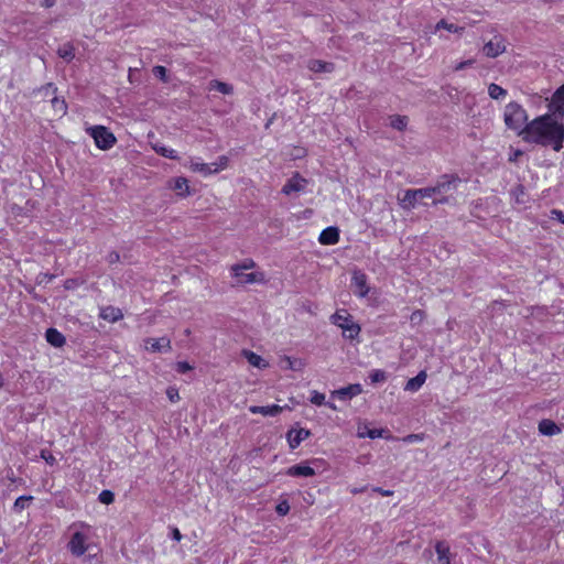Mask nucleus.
Here are the masks:
<instances>
[{
  "label": "nucleus",
  "mask_w": 564,
  "mask_h": 564,
  "mask_svg": "<svg viewBox=\"0 0 564 564\" xmlns=\"http://www.w3.org/2000/svg\"><path fill=\"white\" fill-rule=\"evenodd\" d=\"M144 348L151 352L169 351L171 349V340L165 336L147 338L144 339Z\"/></svg>",
  "instance_id": "13"
},
{
  "label": "nucleus",
  "mask_w": 564,
  "mask_h": 564,
  "mask_svg": "<svg viewBox=\"0 0 564 564\" xmlns=\"http://www.w3.org/2000/svg\"><path fill=\"white\" fill-rule=\"evenodd\" d=\"M390 126L399 131H402L408 126V118L405 116H392L390 118Z\"/></svg>",
  "instance_id": "35"
},
{
  "label": "nucleus",
  "mask_w": 564,
  "mask_h": 564,
  "mask_svg": "<svg viewBox=\"0 0 564 564\" xmlns=\"http://www.w3.org/2000/svg\"><path fill=\"white\" fill-rule=\"evenodd\" d=\"M308 180L303 177L300 173H294L283 185L281 192L286 196L299 195L306 191Z\"/></svg>",
  "instance_id": "7"
},
{
  "label": "nucleus",
  "mask_w": 564,
  "mask_h": 564,
  "mask_svg": "<svg viewBox=\"0 0 564 564\" xmlns=\"http://www.w3.org/2000/svg\"><path fill=\"white\" fill-rule=\"evenodd\" d=\"M475 63L474 59H467V61H463L460 63H458L456 66H455V70H462L468 66H471L473 64Z\"/></svg>",
  "instance_id": "49"
},
{
  "label": "nucleus",
  "mask_w": 564,
  "mask_h": 564,
  "mask_svg": "<svg viewBox=\"0 0 564 564\" xmlns=\"http://www.w3.org/2000/svg\"><path fill=\"white\" fill-rule=\"evenodd\" d=\"M171 188L177 192V195L181 197H187L191 194L188 181L182 176L172 181Z\"/></svg>",
  "instance_id": "23"
},
{
  "label": "nucleus",
  "mask_w": 564,
  "mask_h": 564,
  "mask_svg": "<svg viewBox=\"0 0 564 564\" xmlns=\"http://www.w3.org/2000/svg\"><path fill=\"white\" fill-rule=\"evenodd\" d=\"M33 499L32 496H21L19 497L15 502H14V509L17 511H22L24 510L28 506H29V502Z\"/></svg>",
  "instance_id": "37"
},
{
  "label": "nucleus",
  "mask_w": 564,
  "mask_h": 564,
  "mask_svg": "<svg viewBox=\"0 0 564 564\" xmlns=\"http://www.w3.org/2000/svg\"><path fill=\"white\" fill-rule=\"evenodd\" d=\"M447 202H448V199H447V198H441V199H435V200L433 202V204H434V205H437V204H444V203H447Z\"/></svg>",
  "instance_id": "55"
},
{
  "label": "nucleus",
  "mask_w": 564,
  "mask_h": 564,
  "mask_svg": "<svg viewBox=\"0 0 564 564\" xmlns=\"http://www.w3.org/2000/svg\"><path fill=\"white\" fill-rule=\"evenodd\" d=\"M119 258V254H116V257H112V260H116Z\"/></svg>",
  "instance_id": "59"
},
{
  "label": "nucleus",
  "mask_w": 564,
  "mask_h": 564,
  "mask_svg": "<svg viewBox=\"0 0 564 564\" xmlns=\"http://www.w3.org/2000/svg\"><path fill=\"white\" fill-rule=\"evenodd\" d=\"M423 440H424V434H422V433L409 434L402 438V442H404L406 444H411V443L422 442Z\"/></svg>",
  "instance_id": "43"
},
{
  "label": "nucleus",
  "mask_w": 564,
  "mask_h": 564,
  "mask_svg": "<svg viewBox=\"0 0 564 564\" xmlns=\"http://www.w3.org/2000/svg\"><path fill=\"white\" fill-rule=\"evenodd\" d=\"M422 318H423V313L421 311H415L411 315L412 322H417V321H421Z\"/></svg>",
  "instance_id": "51"
},
{
  "label": "nucleus",
  "mask_w": 564,
  "mask_h": 564,
  "mask_svg": "<svg viewBox=\"0 0 564 564\" xmlns=\"http://www.w3.org/2000/svg\"><path fill=\"white\" fill-rule=\"evenodd\" d=\"M99 316L108 322L115 323L120 321L123 317V314L120 308L115 306H105L100 308Z\"/></svg>",
  "instance_id": "22"
},
{
  "label": "nucleus",
  "mask_w": 564,
  "mask_h": 564,
  "mask_svg": "<svg viewBox=\"0 0 564 564\" xmlns=\"http://www.w3.org/2000/svg\"><path fill=\"white\" fill-rule=\"evenodd\" d=\"M330 323L336 325L343 330V336L346 339H356L361 328L359 324L354 321V317L345 310H339L330 316Z\"/></svg>",
  "instance_id": "5"
},
{
  "label": "nucleus",
  "mask_w": 564,
  "mask_h": 564,
  "mask_svg": "<svg viewBox=\"0 0 564 564\" xmlns=\"http://www.w3.org/2000/svg\"><path fill=\"white\" fill-rule=\"evenodd\" d=\"M210 90H217L224 95H231L234 93V87L230 84L220 82V80H212L209 83Z\"/></svg>",
  "instance_id": "29"
},
{
  "label": "nucleus",
  "mask_w": 564,
  "mask_h": 564,
  "mask_svg": "<svg viewBox=\"0 0 564 564\" xmlns=\"http://www.w3.org/2000/svg\"><path fill=\"white\" fill-rule=\"evenodd\" d=\"M185 165L191 171L200 173L203 176L212 175L209 163H204L199 158H189Z\"/></svg>",
  "instance_id": "18"
},
{
  "label": "nucleus",
  "mask_w": 564,
  "mask_h": 564,
  "mask_svg": "<svg viewBox=\"0 0 564 564\" xmlns=\"http://www.w3.org/2000/svg\"><path fill=\"white\" fill-rule=\"evenodd\" d=\"M506 51L505 41L501 36L496 35L492 40L484 45L482 52L488 57H497Z\"/></svg>",
  "instance_id": "10"
},
{
  "label": "nucleus",
  "mask_w": 564,
  "mask_h": 564,
  "mask_svg": "<svg viewBox=\"0 0 564 564\" xmlns=\"http://www.w3.org/2000/svg\"><path fill=\"white\" fill-rule=\"evenodd\" d=\"M99 501L104 505H110L115 500V495L110 490H102L98 497Z\"/></svg>",
  "instance_id": "39"
},
{
  "label": "nucleus",
  "mask_w": 564,
  "mask_h": 564,
  "mask_svg": "<svg viewBox=\"0 0 564 564\" xmlns=\"http://www.w3.org/2000/svg\"><path fill=\"white\" fill-rule=\"evenodd\" d=\"M383 433H384V430L367 429V427L361 429V427H359L358 432H357V436L359 438L369 437V438L375 440V438L382 437Z\"/></svg>",
  "instance_id": "30"
},
{
  "label": "nucleus",
  "mask_w": 564,
  "mask_h": 564,
  "mask_svg": "<svg viewBox=\"0 0 564 564\" xmlns=\"http://www.w3.org/2000/svg\"><path fill=\"white\" fill-rule=\"evenodd\" d=\"M69 531L72 535L67 543V549L74 556L79 557L89 549L93 527L84 521H77L69 525Z\"/></svg>",
  "instance_id": "2"
},
{
  "label": "nucleus",
  "mask_w": 564,
  "mask_h": 564,
  "mask_svg": "<svg viewBox=\"0 0 564 564\" xmlns=\"http://www.w3.org/2000/svg\"><path fill=\"white\" fill-rule=\"evenodd\" d=\"M283 409H284L283 406H280L278 404L265 405V406L251 405L249 408V411L252 414H262L264 416H275L279 413H281L283 411Z\"/></svg>",
  "instance_id": "21"
},
{
  "label": "nucleus",
  "mask_w": 564,
  "mask_h": 564,
  "mask_svg": "<svg viewBox=\"0 0 564 564\" xmlns=\"http://www.w3.org/2000/svg\"><path fill=\"white\" fill-rule=\"evenodd\" d=\"M435 552L437 555V564H452V553L447 543L437 542L435 545Z\"/></svg>",
  "instance_id": "20"
},
{
  "label": "nucleus",
  "mask_w": 564,
  "mask_h": 564,
  "mask_svg": "<svg viewBox=\"0 0 564 564\" xmlns=\"http://www.w3.org/2000/svg\"><path fill=\"white\" fill-rule=\"evenodd\" d=\"M436 30H446L448 32H453V33H460L464 31V26H458L454 23H448L446 20H441L437 22L436 26H435Z\"/></svg>",
  "instance_id": "34"
},
{
  "label": "nucleus",
  "mask_w": 564,
  "mask_h": 564,
  "mask_svg": "<svg viewBox=\"0 0 564 564\" xmlns=\"http://www.w3.org/2000/svg\"><path fill=\"white\" fill-rule=\"evenodd\" d=\"M310 401L315 405H324L325 404V394L318 391H313L310 398Z\"/></svg>",
  "instance_id": "40"
},
{
  "label": "nucleus",
  "mask_w": 564,
  "mask_h": 564,
  "mask_svg": "<svg viewBox=\"0 0 564 564\" xmlns=\"http://www.w3.org/2000/svg\"><path fill=\"white\" fill-rule=\"evenodd\" d=\"M172 538L175 540V541H181L182 540V534L180 532V530L177 528H174L173 531H172Z\"/></svg>",
  "instance_id": "52"
},
{
  "label": "nucleus",
  "mask_w": 564,
  "mask_h": 564,
  "mask_svg": "<svg viewBox=\"0 0 564 564\" xmlns=\"http://www.w3.org/2000/svg\"><path fill=\"white\" fill-rule=\"evenodd\" d=\"M152 148H153V150L158 154H160V155H162L164 158H167V159H171V160H178L180 159L177 152L174 149L169 148V147H166L164 144L155 143V144L152 145Z\"/></svg>",
  "instance_id": "28"
},
{
  "label": "nucleus",
  "mask_w": 564,
  "mask_h": 564,
  "mask_svg": "<svg viewBox=\"0 0 564 564\" xmlns=\"http://www.w3.org/2000/svg\"><path fill=\"white\" fill-rule=\"evenodd\" d=\"M191 369H192V367L185 361H180L176 364V370L181 373H185L186 371H189Z\"/></svg>",
  "instance_id": "47"
},
{
  "label": "nucleus",
  "mask_w": 564,
  "mask_h": 564,
  "mask_svg": "<svg viewBox=\"0 0 564 564\" xmlns=\"http://www.w3.org/2000/svg\"><path fill=\"white\" fill-rule=\"evenodd\" d=\"M426 373L425 371H420L414 378H411L408 380L404 390L410 392H416L421 389V387L426 381Z\"/></svg>",
  "instance_id": "24"
},
{
  "label": "nucleus",
  "mask_w": 564,
  "mask_h": 564,
  "mask_svg": "<svg viewBox=\"0 0 564 564\" xmlns=\"http://www.w3.org/2000/svg\"><path fill=\"white\" fill-rule=\"evenodd\" d=\"M547 108L549 115L562 121L564 118V84L552 95Z\"/></svg>",
  "instance_id": "8"
},
{
  "label": "nucleus",
  "mask_w": 564,
  "mask_h": 564,
  "mask_svg": "<svg viewBox=\"0 0 564 564\" xmlns=\"http://www.w3.org/2000/svg\"><path fill=\"white\" fill-rule=\"evenodd\" d=\"M154 76L159 77L162 82H167L166 68L164 66L158 65L153 67Z\"/></svg>",
  "instance_id": "41"
},
{
  "label": "nucleus",
  "mask_w": 564,
  "mask_h": 564,
  "mask_svg": "<svg viewBox=\"0 0 564 564\" xmlns=\"http://www.w3.org/2000/svg\"><path fill=\"white\" fill-rule=\"evenodd\" d=\"M41 458H43L48 465H54L56 459L51 452L47 449L41 451Z\"/></svg>",
  "instance_id": "45"
},
{
  "label": "nucleus",
  "mask_w": 564,
  "mask_h": 564,
  "mask_svg": "<svg viewBox=\"0 0 564 564\" xmlns=\"http://www.w3.org/2000/svg\"><path fill=\"white\" fill-rule=\"evenodd\" d=\"M2 386V382L0 381V387Z\"/></svg>",
  "instance_id": "60"
},
{
  "label": "nucleus",
  "mask_w": 564,
  "mask_h": 564,
  "mask_svg": "<svg viewBox=\"0 0 564 564\" xmlns=\"http://www.w3.org/2000/svg\"><path fill=\"white\" fill-rule=\"evenodd\" d=\"M242 355L246 357L248 362L259 369H263L268 367V362L258 354L250 351V350H243Z\"/></svg>",
  "instance_id": "27"
},
{
  "label": "nucleus",
  "mask_w": 564,
  "mask_h": 564,
  "mask_svg": "<svg viewBox=\"0 0 564 564\" xmlns=\"http://www.w3.org/2000/svg\"><path fill=\"white\" fill-rule=\"evenodd\" d=\"M53 107L56 109L57 112L61 115H65L67 110V106L64 100H59L57 98L52 99Z\"/></svg>",
  "instance_id": "42"
},
{
  "label": "nucleus",
  "mask_w": 564,
  "mask_h": 564,
  "mask_svg": "<svg viewBox=\"0 0 564 564\" xmlns=\"http://www.w3.org/2000/svg\"><path fill=\"white\" fill-rule=\"evenodd\" d=\"M55 4V0H43L42 6L45 8H51Z\"/></svg>",
  "instance_id": "53"
},
{
  "label": "nucleus",
  "mask_w": 564,
  "mask_h": 564,
  "mask_svg": "<svg viewBox=\"0 0 564 564\" xmlns=\"http://www.w3.org/2000/svg\"><path fill=\"white\" fill-rule=\"evenodd\" d=\"M522 139L529 143L551 145L558 152L563 148L564 124L552 115L544 113L525 124Z\"/></svg>",
  "instance_id": "1"
},
{
  "label": "nucleus",
  "mask_w": 564,
  "mask_h": 564,
  "mask_svg": "<svg viewBox=\"0 0 564 564\" xmlns=\"http://www.w3.org/2000/svg\"><path fill=\"white\" fill-rule=\"evenodd\" d=\"M539 432L545 436H554L558 435L562 432L560 425H557L554 421L549 419H543L539 422Z\"/></svg>",
  "instance_id": "19"
},
{
  "label": "nucleus",
  "mask_w": 564,
  "mask_h": 564,
  "mask_svg": "<svg viewBox=\"0 0 564 564\" xmlns=\"http://www.w3.org/2000/svg\"><path fill=\"white\" fill-rule=\"evenodd\" d=\"M45 338L48 344L57 348L62 347L66 341L64 335L56 328H48L45 333Z\"/></svg>",
  "instance_id": "26"
},
{
  "label": "nucleus",
  "mask_w": 564,
  "mask_h": 564,
  "mask_svg": "<svg viewBox=\"0 0 564 564\" xmlns=\"http://www.w3.org/2000/svg\"><path fill=\"white\" fill-rule=\"evenodd\" d=\"M256 267V262L253 260L247 259L241 263L234 264L230 268L231 276L235 279L236 284L245 285V284H253L260 283L264 281L263 273L261 272H250L246 273V270L253 269Z\"/></svg>",
  "instance_id": "4"
},
{
  "label": "nucleus",
  "mask_w": 564,
  "mask_h": 564,
  "mask_svg": "<svg viewBox=\"0 0 564 564\" xmlns=\"http://www.w3.org/2000/svg\"><path fill=\"white\" fill-rule=\"evenodd\" d=\"M527 110L517 101H510L503 109V122L510 130L517 131L523 138V129L528 123Z\"/></svg>",
  "instance_id": "3"
},
{
  "label": "nucleus",
  "mask_w": 564,
  "mask_h": 564,
  "mask_svg": "<svg viewBox=\"0 0 564 564\" xmlns=\"http://www.w3.org/2000/svg\"><path fill=\"white\" fill-rule=\"evenodd\" d=\"M365 490H366V487H362V488H351L350 492L352 495H357V494L364 492Z\"/></svg>",
  "instance_id": "54"
},
{
  "label": "nucleus",
  "mask_w": 564,
  "mask_h": 564,
  "mask_svg": "<svg viewBox=\"0 0 564 564\" xmlns=\"http://www.w3.org/2000/svg\"><path fill=\"white\" fill-rule=\"evenodd\" d=\"M372 491L378 492V494H380V495H381V496H383V497H390V496H392V495H393V491H392V490L382 489V488H380V487H373V488H372Z\"/></svg>",
  "instance_id": "50"
},
{
  "label": "nucleus",
  "mask_w": 564,
  "mask_h": 564,
  "mask_svg": "<svg viewBox=\"0 0 564 564\" xmlns=\"http://www.w3.org/2000/svg\"><path fill=\"white\" fill-rule=\"evenodd\" d=\"M362 393V387L360 383H352L347 387L334 390L332 397L337 398L341 401L350 400Z\"/></svg>",
  "instance_id": "12"
},
{
  "label": "nucleus",
  "mask_w": 564,
  "mask_h": 564,
  "mask_svg": "<svg viewBox=\"0 0 564 564\" xmlns=\"http://www.w3.org/2000/svg\"><path fill=\"white\" fill-rule=\"evenodd\" d=\"M460 182L459 177L454 175H444L436 183L435 186H432V189L435 191V195L447 193L452 189H456L457 184Z\"/></svg>",
  "instance_id": "11"
},
{
  "label": "nucleus",
  "mask_w": 564,
  "mask_h": 564,
  "mask_svg": "<svg viewBox=\"0 0 564 564\" xmlns=\"http://www.w3.org/2000/svg\"><path fill=\"white\" fill-rule=\"evenodd\" d=\"M324 405H327L329 409H332V410H334V411H336V410H337V406H336L334 403H332V402H325V404H324Z\"/></svg>",
  "instance_id": "57"
},
{
  "label": "nucleus",
  "mask_w": 564,
  "mask_h": 564,
  "mask_svg": "<svg viewBox=\"0 0 564 564\" xmlns=\"http://www.w3.org/2000/svg\"><path fill=\"white\" fill-rule=\"evenodd\" d=\"M398 200H399L400 206L403 209H408V210L415 208L417 203L420 202L419 197L415 193V189L404 191L402 195L398 196Z\"/></svg>",
  "instance_id": "14"
},
{
  "label": "nucleus",
  "mask_w": 564,
  "mask_h": 564,
  "mask_svg": "<svg viewBox=\"0 0 564 564\" xmlns=\"http://www.w3.org/2000/svg\"><path fill=\"white\" fill-rule=\"evenodd\" d=\"M352 285L356 289L355 293L360 297H365L369 293L367 276L365 273L355 272L352 275Z\"/></svg>",
  "instance_id": "17"
},
{
  "label": "nucleus",
  "mask_w": 564,
  "mask_h": 564,
  "mask_svg": "<svg viewBox=\"0 0 564 564\" xmlns=\"http://www.w3.org/2000/svg\"><path fill=\"white\" fill-rule=\"evenodd\" d=\"M318 241L325 246L336 245L339 241V230L336 227H327L319 234Z\"/></svg>",
  "instance_id": "16"
},
{
  "label": "nucleus",
  "mask_w": 564,
  "mask_h": 564,
  "mask_svg": "<svg viewBox=\"0 0 564 564\" xmlns=\"http://www.w3.org/2000/svg\"><path fill=\"white\" fill-rule=\"evenodd\" d=\"M285 474L291 477H313L316 471L307 464H297L289 467Z\"/></svg>",
  "instance_id": "15"
},
{
  "label": "nucleus",
  "mask_w": 564,
  "mask_h": 564,
  "mask_svg": "<svg viewBox=\"0 0 564 564\" xmlns=\"http://www.w3.org/2000/svg\"><path fill=\"white\" fill-rule=\"evenodd\" d=\"M166 394L172 402H176L180 399L178 391L175 388H169Z\"/></svg>",
  "instance_id": "46"
},
{
  "label": "nucleus",
  "mask_w": 564,
  "mask_h": 564,
  "mask_svg": "<svg viewBox=\"0 0 564 564\" xmlns=\"http://www.w3.org/2000/svg\"><path fill=\"white\" fill-rule=\"evenodd\" d=\"M551 214L553 219H556L560 223L564 224V213L562 210L553 209Z\"/></svg>",
  "instance_id": "48"
},
{
  "label": "nucleus",
  "mask_w": 564,
  "mask_h": 564,
  "mask_svg": "<svg viewBox=\"0 0 564 564\" xmlns=\"http://www.w3.org/2000/svg\"><path fill=\"white\" fill-rule=\"evenodd\" d=\"M119 258V254H116V257H112V260H116Z\"/></svg>",
  "instance_id": "58"
},
{
  "label": "nucleus",
  "mask_w": 564,
  "mask_h": 564,
  "mask_svg": "<svg viewBox=\"0 0 564 564\" xmlns=\"http://www.w3.org/2000/svg\"><path fill=\"white\" fill-rule=\"evenodd\" d=\"M86 132L94 139L100 150H109L116 143V137L104 126H94L86 129Z\"/></svg>",
  "instance_id": "6"
},
{
  "label": "nucleus",
  "mask_w": 564,
  "mask_h": 564,
  "mask_svg": "<svg viewBox=\"0 0 564 564\" xmlns=\"http://www.w3.org/2000/svg\"><path fill=\"white\" fill-rule=\"evenodd\" d=\"M73 285H74V281H73V280H67V281L65 282V288H66V289H72V288H73Z\"/></svg>",
  "instance_id": "56"
},
{
  "label": "nucleus",
  "mask_w": 564,
  "mask_h": 564,
  "mask_svg": "<svg viewBox=\"0 0 564 564\" xmlns=\"http://www.w3.org/2000/svg\"><path fill=\"white\" fill-rule=\"evenodd\" d=\"M311 436L310 430L303 427H292L286 433V441L291 449H295L300 444Z\"/></svg>",
  "instance_id": "9"
},
{
  "label": "nucleus",
  "mask_w": 564,
  "mask_h": 564,
  "mask_svg": "<svg viewBox=\"0 0 564 564\" xmlns=\"http://www.w3.org/2000/svg\"><path fill=\"white\" fill-rule=\"evenodd\" d=\"M229 159L226 155H220L215 162L209 163L212 174L218 173L228 166Z\"/></svg>",
  "instance_id": "32"
},
{
  "label": "nucleus",
  "mask_w": 564,
  "mask_h": 564,
  "mask_svg": "<svg viewBox=\"0 0 564 564\" xmlns=\"http://www.w3.org/2000/svg\"><path fill=\"white\" fill-rule=\"evenodd\" d=\"M307 68L314 73H330L334 70V65L319 59H311L307 63Z\"/></svg>",
  "instance_id": "25"
},
{
  "label": "nucleus",
  "mask_w": 564,
  "mask_h": 564,
  "mask_svg": "<svg viewBox=\"0 0 564 564\" xmlns=\"http://www.w3.org/2000/svg\"><path fill=\"white\" fill-rule=\"evenodd\" d=\"M369 378L372 383H379L387 380V373L381 369H375L369 373Z\"/></svg>",
  "instance_id": "36"
},
{
  "label": "nucleus",
  "mask_w": 564,
  "mask_h": 564,
  "mask_svg": "<svg viewBox=\"0 0 564 564\" xmlns=\"http://www.w3.org/2000/svg\"><path fill=\"white\" fill-rule=\"evenodd\" d=\"M57 54L65 61H72L75 57V48L72 44L67 43L57 50Z\"/></svg>",
  "instance_id": "33"
},
{
  "label": "nucleus",
  "mask_w": 564,
  "mask_h": 564,
  "mask_svg": "<svg viewBox=\"0 0 564 564\" xmlns=\"http://www.w3.org/2000/svg\"><path fill=\"white\" fill-rule=\"evenodd\" d=\"M415 193L419 197V200L424 199V198H431L435 195V191L432 189V186L424 187V188H417V189H415Z\"/></svg>",
  "instance_id": "38"
},
{
  "label": "nucleus",
  "mask_w": 564,
  "mask_h": 564,
  "mask_svg": "<svg viewBox=\"0 0 564 564\" xmlns=\"http://www.w3.org/2000/svg\"><path fill=\"white\" fill-rule=\"evenodd\" d=\"M488 95L495 100H500L505 99L508 93L501 86L492 83L488 86Z\"/></svg>",
  "instance_id": "31"
},
{
  "label": "nucleus",
  "mask_w": 564,
  "mask_h": 564,
  "mask_svg": "<svg viewBox=\"0 0 564 564\" xmlns=\"http://www.w3.org/2000/svg\"><path fill=\"white\" fill-rule=\"evenodd\" d=\"M275 511L280 516L288 514V512L290 511L289 502L286 500L279 502L278 506L275 507Z\"/></svg>",
  "instance_id": "44"
}]
</instances>
